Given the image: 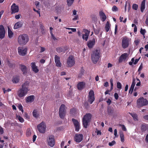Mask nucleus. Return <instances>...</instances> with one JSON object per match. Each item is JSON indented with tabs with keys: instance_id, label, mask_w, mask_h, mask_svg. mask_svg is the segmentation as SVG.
Returning <instances> with one entry per match:
<instances>
[{
	"instance_id": "1",
	"label": "nucleus",
	"mask_w": 148,
	"mask_h": 148,
	"mask_svg": "<svg viewBox=\"0 0 148 148\" xmlns=\"http://www.w3.org/2000/svg\"><path fill=\"white\" fill-rule=\"evenodd\" d=\"M29 82H26L22 85L21 88L18 91L17 95L20 98H22L25 96L29 91L30 89L29 86Z\"/></svg>"
},
{
	"instance_id": "2",
	"label": "nucleus",
	"mask_w": 148,
	"mask_h": 148,
	"mask_svg": "<svg viewBox=\"0 0 148 148\" xmlns=\"http://www.w3.org/2000/svg\"><path fill=\"white\" fill-rule=\"evenodd\" d=\"M18 42L20 45H25L29 41V38L26 34L20 35L18 38Z\"/></svg>"
},
{
	"instance_id": "3",
	"label": "nucleus",
	"mask_w": 148,
	"mask_h": 148,
	"mask_svg": "<svg viewBox=\"0 0 148 148\" xmlns=\"http://www.w3.org/2000/svg\"><path fill=\"white\" fill-rule=\"evenodd\" d=\"M100 57L99 51L97 50L94 51L91 55V60L94 64H96Z\"/></svg>"
},
{
	"instance_id": "4",
	"label": "nucleus",
	"mask_w": 148,
	"mask_h": 148,
	"mask_svg": "<svg viewBox=\"0 0 148 148\" xmlns=\"http://www.w3.org/2000/svg\"><path fill=\"white\" fill-rule=\"evenodd\" d=\"M91 116L90 114H87L84 116L83 119V124L85 128L87 127L88 123L90 121Z\"/></svg>"
},
{
	"instance_id": "5",
	"label": "nucleus",
	"mask_w": 148,
	"mask_h": 148,
	"mask_svg": "<svg viewBox=\"0 0 148 148\" xmlns=\"http://www.w3.org/2000/svg\"><path fill=\"white\" fill-rule=\"evenodd\" d=\"M148 103V101L143 97L138 99L137 101V106L139 108L143 106L147 105Z\"/></svg>"
},
{
	"instance_id": "6",
	"label": "nucleus",
	"mask_w": 148,
	"mask_h": 148,
	"mask_svg": "<svg viewBox=\"0 0 148 148\" xmlns=\"http://www.w3.org/2000/svg\"><path fill=\"white\" fill-rule=\"evenodd\" d=\"M46 127L45 123L43 122L39 124L37 126V129L39 132L42 133L45 132Z\"/></svg>"
},
{
	"instance_id": "7",
	"label": "nucleus",
	"mask_w": 148,
	"mask_h": 148,
	"mask_svg": "<svg viewBox=\"0 0 148 148\" xmlns=\"http://www.w3.org/2000/svg\"><path fill=\"white\" fill-rule=\"evenodd\" d=\"M65 106L64 105L62 104L59 109V116L61 118L63 119L65 115Z\"/></svg>"
},
{
	"instance_id": "8",
	"label": "nucleus",
	"mask_w": 148,
	"mask_h": 148,
	"mask_svg": "<svg viewBox=\"0 0 148 148\" xmlns=\"http://www.w3.org/2000/svg\"><path fill=\"white\" fill-rule=\"evenodd\" d=\"M130 39L126 37H124L122 40V46L123 48H127L129 44V42Z\"/></svg>"
},
{
	"instance_id": "9",
	"label": "nucleus",
	"mask_w": 148,
	"mask_h": 148,
	"mask_svg": "<svg viewBox=\"0 0 148 148\" xmlns=\"http://www.w3.org/2000/svg\"><path fill=\"white\" fill-rule=\"evenodd\" d=\"M47 144L51 147H53L55 145V142L54 137L53 136H49L47 140Z\"/></svg>"
},
{
	"instance_id": "10",
	"label": "nucleus",
	"mask_w": 148,
	"mask_h": 148,
	"mask_svg": "<svg viewBox=\"0 0 148 148\" xmlns=\"http://www.w3.org/2000/svg\"><path fill=\"white\" fill-rule=\"evenodd\" d=\"M18 54L21 56H24L27 53V49L26 48L19 47L18 48Z\"/></svg>"
},
{
	"instance_id": "11",
	"label": "nucleus",
	"mask_w": 148,
	"mask_h": 148,
	"mask_svg": "<svg viewBox=\"0 0 148 148\" xmlns=\"http://www.w3.org/2000/svg\"><path fill=\"white\" fill-rule=\"evenodd\" d=\"M128 55L127 53H124L120 57L119 60V62L121 63L123 62H126L128 59Z\"/></svg>"
},
{
	"instance_id": "12",
	"label": "nucleus",
	"mask_w": 148,
	"mask_h": 148,
	"mask_svg": "<svg viewBox=\"0 0 148 148\" xmlns=\"http://www.w3.org/2000/svg\"><path fill=\"white\" fill-rule=\"evenodd\" d=\"M67 63L68 66L71 67L75 64V61L74 58L72 56H70L69 57L67 60Z\"/></svg>"
},
{
	"instance_id": "13",
	"label": "nucleus",
	"mask_w": 148,
	"mask_h": 148,
	"mask_svg": "<svg viewBox=\"0 0 148 148\" xmlns=\"http://www.w3.org/2000/svg\"><path fill=\"white\" fill-rule=\"evenodd\" d=\"M95 100L94 94L93 90H90L89 93L88 101L92 104Z\"/></svg>"
},
{
	"instance_id": "14",
	"label": "nucleus",
	"mask_w": 148,
	"mask_h": 148,
	"mask_svg": "<svg viewBox=\"0 0 148 148\" xmlns=\"http://www.w3.org/2000/svg\"><path fill=\"white\" fill-rule=\"evenodd\" d=\"M83 32V34L82 38L84 40L87 41L90 32L87 29H84Z\"/></svg>"
},
{
	"instance_id": "15",
	"label": "nucleus",
	"mask_w": 148,
	"mask_h": 148,
	"mask_svg": "<svg viewBox=\"0 0 148 148\" xmlns=\"http://www.w3.org/2000/svg\"><path fill=\"white\" fill-rule=\"evenodd\" d=\"M83 136L81 134H76L74 137L75 140L77 143L81 142Z\"/></svg>"
},
{
	"instance_id": "16",
	"label": "nucleus",
	"mask_w": 148,
	"mask_h": 148,
	"mask_svg": "<svg viewBox=\"0 0 148 148\" xmlns=\"http://www.w3.org/2000/svg\"><path fill=\"white\" fill-rule=\"evenodd\" d=\"M5 31L3 26L2 25H0V38L3 39L5 37Z\"/></svg>"
},
{
	"instance_id": "17",
	"label": "nucleus",
	"mask_w": 148,
	"mask_h": 148,
	"mask_svg": "<svg viewBox=\"0 0 148 148\" xmlns=\"http://www.w3.org/2000/svg\"><path fill=\"white\" fill-rule=\"evenodd\" d=\"M72 121L75 127V131L77 132L79 131L80 127L79 123L77 120L74 119H73Z\"/></svg>"
},
{
	"instance_id": "18",
	"label": "nucleus",
	"mask_w": 148,
	"mask_h": 148,
	"mask_svg": "<svg viewBox=\"0 0 148 148\" xmlns=\"http://www.w3.org/2000/svg\"><path fill=\"white\" fill-rule=\"evenodd\" d=\"M12 13H14L18 12L19 11V8L17 5L14 3L11 6Z\"/></svg>"
},
{
	"instance_id": "19",
	"label": "nucleus",
	"mask_w": 148,
	"mask_h": 148,
	"mask_svg": "<svg viewBox=\"0 0 148 148\" xmlns=\"http://www.w3.org/2000/svg\"><path fill=\"white\" fill-rule=\"evenodd\" d=\"M95 39L93 38L92 39L90 40L87 42V46L90 48H92L95 45Z\"/></svg>"
},
{
	"instance_id": "20",
	"label": "nucleus",
	"mask_w": 148,
	"mask_h": 148,
	"mask_svg": "<svg viewBox=\"0 0 148 148\" xmlns=\"http://www.w3.org/2000/svg\"><path fill=\"white\" fill-rule=\"evenodd\" d=\"M34 99L35 96L34 95H30L26 98V102L27 103H32L34 101Z\"/></svg>"
},
{
	"instance_id": "21",
	"label": "nucleus",
	"mask_w": 148,
	"mask_h": 148,
	"mask_svg": "<svg viewBox=\"0 0 148 148\" xmlns=\"http://www.w3.org/2000/svg\"><path fill=\"white\" fill-rule=\"evenodd\" d=\"M31 64V66L33 71L36 73H38L39 71V69L36 65L35 63L32 62Z\"/></svg>"
},
{
	"instance_id": "22",
	"label": "nucleus",
	"mask_w": 148,
	"mask_h": 148,
	"mask_svg": "<svg viewBox=\"0 0 148 148\" xmlns=\"http://www.w3.org/2000/svg\"><path fill=\"white\" fill-rule=\"evenodd\" d=\"M99 16L101 20L103 22L106 19V16L105 14L102 11H100L99 12Z\"/></svg>"
},
{
	"instance_id": "23",
	"label": "nucleus",
	"mask_w": 148,
	"mask_h": 148,
	"mask_svg": "<svg viewBox=\"0 0 148 148\" xmlns=\"http://www.w3.org/2000/svg\"><path fill=\"white\" fill-rule=\"evenodd\" d=\"M85 86V83L83 82H79L77 85V88L78 90H81L84 88Z\"/></svg>"
},
{
	"instance_id": "24",
	"label": "nucleus",
	"mask_w": 148,
	"mask_h": 148,
	"mask_svg": "<svg viewBox=\"0 0 148 148\" xmlns=\"http://www.w3.org/2000/svg\"><path fill=\"white\" fill-rule=\"evenodd\" d=\"M23 25V23L21 21H18L14 25V28L16 29L21 27Z\"/></svg>"
},
{
	"instance_id": "25",
	"label": "nucleus",
	"mask_w": 148,
	"mask_h": 148,
	"mask_svg": "<svg viewBox=\"0 0 148 148\" xmlns=\"http://www.w3.org/2000/svg\"><path fill=\"white\" fill-rule=\"evenodd\" d=\"M32 114L33 116L35 118L39 117L40 115L38 112V110L37 109L34 110Z\"/></svg>"
},
{
	"instance_id": "26",
	"label": "nucleus",
	"mask_w": 148,
	"mask_h": 148,
	"mask_svg": "<svg viewBox=\"0 0 148 148\" xmlns=\"http://www.w3.org/2000/svg\"><path fill=\"white\" fill-rule=\"evenodd\" d=\"M20 68L24 74L26 73L27 68L26 66L21 65H20Z\"/></svg>"
},
{
	"instance_id": "27",
	"label": "nucleus",
	"mask_w": 148,
	"mask_h": 148,
	"mask_svg": "<svg viewBox=\"0 0 148 148\" xmlns=\"http://www.w3.org/2000/svg\"><path fill=\"white\" fill-rule=\"evenodd\" d=\"M19 76L16 75L13 77L12 82L14 83H16L19 82Z\"/></svg>"
},
{
	"instance_id": "28",
	"label": "nucleus",
	"mask_w": 148,
	"mask_h": 148,
	"mask_svg": "<svg viewBox=\"0 0 148 148\" xmlns=\"http://www.w3.org/2000/svg\"><path fill=\"white\" fill-rule=\"evenodd\" d=\"M145 0H143L141 3L140 7L141 11L142 12L143 11L145 8Z\"/></svg>"
},
{
	"instance_id": "29",
	"label": "nucleus",
	"mask_w": 148,
	"mask_h": 148,
	"mask_svg": "<svg viewBox=\"0 0 148 148\" xmlns=\"http://www.w3.org/2000/svg\"><path fill=\"white\" fill-rule=\"evenodd\" d=\"M120 135L121 141L122 142H123L124 141V136L123 132L121 131H120L119 132Z\"/></svg>"
},
{
	"instance_id": "30",
	"label": "nucleus",
	"mask_w": 148,
	"mask_h": 148,
	"mask_svg": "<svg viewBox=\"0 0 148 148\" xmlns=\"http://www.w3.org/2000/svg\"><path fill=\"white\" fill-rule=\"evenodd\" d=\"M8 36L10 38H11L13 35V33L8 27Z\"/></svg>"
},
{
	"instance_id": "31",
	"label": "nucleus",
	"mask_w": 148,
	"mask_h": 148,
	"mask_svg": "<svg viewBox=\"0 0 148 148\" xmlns=\"http://www.w3.org/2000/svg\"><path fill=\"white\" fill-rule=\"evenodd\" d=\"M110 27V24L109 22L108 21L107 22L106 25L105 26V30L106 32H108L109 30Z\"/></svg>"
},
{
	"instance_id": "32",
	"label": "nucleus",
	"mask_w": 148,
	"mask_h": 148,
	"mask_svg": "<svg viewBox=\"0 0 148 148\" xmlns=\"http://www.w3.org/2000/svg\"><path fill=\"white\" fill-rule=\"evenodd\" d=\"M133 117L135 121L138 120V117L137 114L135 113H129Z\"/></svg>"
},
{
	"instance_id": "33",
	"label": "nucleus",
	"mask_w": 148,
	"mask_h": 148,
	"mask_svg": "<svg viewBox=\"0 0 148 148\" xmlns=\"http://www.w3.org/2000/svg\"><path fill=\"white\" fill-rule=\"evenodd\" d=\"M56 50L58 52L60 53L61 52H64L66 50L64 49V48L63 49L61 47H58L57 48Z\"/></svg>"
},
{
	"instance_id": "34",
	"label": "nucleus",
	"mask_w": 148,
	"mask_h": 148,
	"mask_svg": "<svg viewBox=\"0 0 148 148\" xmlns=\"http://www.w3.org/2000/svg\"><path fill=\"white\" fill-rule=\"evenodd\" d=\"M16 118L17 119H18L20 122L23 123L24 121V120L22 117L17 115H16Z\"/></svg>"
},
{
	"instance_id": "35",
	"label": "nucleus",
	"mask_w": 148,
	"mask_h": 148,
	"mask_svg": "<svg viewBox=\"0 0 148 148\" xmlns=\"http://www.w3.org/2000/svg\"><path fill=\"white\" fill-rule=\"evenodd\" d=\"M76 110L75 108H73L70 110V114L72 115H75L76 114Z\"/></svg>"
},
{
	"instance_id": "36",
	"label": "nucleus",
	"mask_w": 148,
	"mask_h": 148,
	"mask_svg": "<svg viewBox=\"0 0 148 148\" xmlns=\"http://www.w3.org/2000/svg\"><path fill=\"white\" fill-rule=\"evenodd\" d=\"M74 0H67V5L69 6H71L73 3Z\"/></svg>"
},
{
	"instance_id": "37",
	"label": "nucleus",
	"mask_w": 148,
	"mask_h": 148,
	"mask_svg": "<svg viewBox=\"0 0 148 148\" xmlns=\"http://www.w3.org/2000/svg\"><path fill=\"white\" fill-rule=\"evenodd\" d=\"M32 132V130L30 129H28L26 131V134L27 136H30Z\"/></svg>"
},
{
	"instance_id": "38",
	"label": "nucleus",
	"mask_w": 148,
	"mask_h": 148,
	"mask_svg": "<svg viewBox=\"0 0 148 148\" xmlns=\"http://www.w3.org/2000/svg\"><path fill=\"white\" fill-rule=\"evenodd\" d=\"M84 72V70L83 69H82L81 70L79 73L78 75V77H81L83 75Z\"/></svg>"
},
{
	"instance_id": "39",
	"label": "nucleus",
	"mask_w": 148,
	"mask_h": 148,
	"mask_svg": "<svg viewBox=\"0 0 148 148\" xmlns=\"http://www.w3.org/2000/svg\"><path fill=\"white\" fill-rule=\"evenodd\" d=\"M112 10L113 12H116L118 11V9L115 5H114L112 8Z\"/></svg>"
},
{
	"instance_id": "40",
	"label": "nucleus",
	"mask_w": 148,
	"mask_h": 148,
	"mask_svg": "<svg viewBox=\"0 0 148 148\" xmlns=\"http://www.w3.org/2000/svg\"><path fill=\"white\" fill-rule=\"evenodd\" d=\"M55 63L60 61V58L57 55L55 56Z\"/></svg>"
},
{
	"instance_id": "41",
	"label": "nucleus",
	"mask_w": 148,
	"mask_h": 148,
	"mask_svg": "<svg viewBox=\"0 0 148 148\" xmlns=\"http://www.w3.org/2000/svg\"><path fill=\"white\" fill-rule=\"evenodd\" d=\"M135 79H133V81H132V85H131V87H130V88H131L132 89V88L134 89V87L135 86V84H136L135 82Z\"/></svg>"
},
{
	"instance_id": "42",
	"label": "nucleus",
	"mask_w": 148,
	"mask_h": 148,
	"mask_svg": "<svg viewBox=\"0 0 148 148\" xmlns=\"http://www.w3.org/2000/svg\"><path fill=\"white\" fill-rule=\"evenodd\" d=\"M138 8V5L136 4H134L132 6V8L135 10H137Z\"/></svg>"
},
{
	"instance_id": "43",
	"label": "nucleus",
	"mask_w": 148,
	"mask_h": 148,
	"mask_svg": "<svg viewBox=\"0 0 148 148\" xmlns=\"http://www.w3.org/2000/svg\"><path fill=\"white\" fill-rule=\"evenodd\" d=\"M18 107L20 110L22 112H23V107L21 104H19L18 105Z\"/></svg>"
},
{
	"instance_id": "44",
	"label": "nucleus",
	"mask_w": 148,
	"mask_h": 148,
	"mask_svg": "<svg viewBox=\"0 0 148 148\" xmlns=\"http://www.w3.org/2000/svg\"><path fill=\"white\" fill-rule=\"evenodd\" d=\"M140 41V40L138 39V38H136L134 40V43L136 45H137L139 43Z\"/></svg>"
},
{
	"instance_id": "45",
	"label": "nucleus",
	"mask_w": 148,
	"mask_h": 148,
	"mask_svg": "<svg viewBox=\"0 0 148 148\" xmlns=\"http://www.w3.org/2000/svg\"><path fill=\"white\" fill-rule=\"evenodd\" d=\"M117 87L119 89H121V84L119 82H118L117 83Z\"/></svg>"
},
{
	"instance_id": "46",
	"label": "nucleus",
	"mask_w": 148,
	"mask_h": 148,
	"mask_svg": "<svg viewBox=\"0 0 148 148\" xmlns=\"http://www.w3.org/2000/svg\"><path fill=\"white\" fill-rule=\"evenodd\" d=\"M115 142L114 140H113L111 142L109 143V145L110 146H112L115 144Z\"/></svg>"
},
{
	"instance_id": "47",
	"label": "nucleus",
	"mask_w": 148,
	"mask_h": 148,
	"mask_svg": "<svg viewBox=\"0 0 148 148\" xmlns=\"http://www.w3.org/2000/svg\"><path fill=\"white\" fill-rule=\"evenodd\" d=\"M56 66L58 67H61V64L60 61L56 62Z\"/></svg>"
},
{
	"instance_id": "48",
	"label": "nucleus",
	"mask_w": 148,
	"mask_h": 148,
	"mask_svg": "<svg viewBox=\"0 0 148 148\" xmlns=\"http://www.w3.org/2000/svg\"><path fill=\"white\" fill-rule=\"evenodd\" d=\"M127 5H128L129 6L128 9H129V10L130 9V3L129 2H128V1H127L126 2V3H125V8H126L127 6Z\"/></svg>"
},
{
	"instance_id": "49",
	"label": "nucleus",
	"mask_w": 148,
	"mask_h": 148,
	"mask_svg": "<svg viewBox=\"0 0 148 148\" xmlns=\"http://www.w3.org/2000/svg\"><path fill=\"white\" fill-rule=\"evenodd\" d=\"M143 68V64L141 63L138 70V71H140Z\"/></svg>"
},
{
	"instance_id": "50",
	"label": "nucleus",
	"mask_w": 148,
	"mask_h": 148,
	"mask_svg": "<svg viewBox=\"0 0 148 148\" xmlns=\"http://www.w3.org/2000/svg\"><path fill=\"white\" fill-rule=\"evenodd\" d=\"M140 32L141 34L144 35L145 34V33L146 32V31L145 29H143L141 28Z\"/></svg>"
},
{
	"instance_id": "51",
	"label": "nucleus",
	"mask_w": 148,
	"mask_h": 148,
	"mask_svg": "<svg viewBox=\"0 0 148 148\" xmlns=\"http://www.w3.org/2000/svg\"><path fill=\"white\" fill-rule=\"evenodd\" d=\"M3 90L4 93H6L7 92H9L11 90L10 89H8L7 90H5L4 88H3Z\"/></svg>"
},
{
	"instance_id": "52",
	"label": "nucleus",
	"mask_w": 148,
	"mask_h": 148,
	"mask_svg": "<svg viewBox=\"0 0 148 148\" xmlns=\"http://www.w3.org/2000/svg\"><path fill=\"white\" fill-rule=\"evenodd\" d=\"M114 97L116 100L118 99L119 97V95L118 93H115L114 94Z\"/></svg>"
},
{
	"instance_id": "53",
	"label": "nucleus",
	"mask_w": 148,
	"mask_h": 148,
	"mask_svg": "<svg viewBox=\"0 0 148 148\" xmlns=\"http://www.w3.org/2000/svg\"><path fill=\"white\" fill-rule=\"evenodd\" d=\"M114 135L115 137H117L118 135L117 134V130L116 129H115L114 130Z\"/></svg>"
},
{
	"instance_id": "54",
	"label": "nucleus",
	"mask_w": 148,
	"mask_h": 148,
	"mask_svg": "<svg viewBox=\"0 0 148 148\" xmlns=\"http://www.w3.org/2000/svg\"><path fill=\"white\" fill-rule=\"evenodd\" d=\"M120 125L122 127V130L125 131H126L127 130V129L125 127V126L123 125Z\"/></svg>"
},
{
	"instance_id": "55",
	"label": "nucleus",
	"mask_w": 148,
	"mask_h": 148,
	"mask_svg": "<svg viewBox=\"0 0 148 148\" xmlns=\"http://www.w3.org/2000/svg\"><path fill=\"white\" fill-rule=\"evenodd\" d=\"M78 16L77 15H76L74 16V18H73L72 20L73 21H75V20H77L78 19Z\"/></svg>"
},
{
	"instance_id": "56",
	"label": "nucleus",
	"mask_w": 148,
	"mask_h": 148,
	"mask_svg": "<svg viewBox=\"0 0 148 148\" xmlns=\"http://www.w3.org/2000/svg\"><path fill=\"white\" fill-rule=\"evenodd\" d=\"M77 11L75 10H73V15H76Z\"/></svg>"
},
{
	"instance_id": "57",
	"label": "nucleus",
	"mask_w": 148,
	"mask_h": 148,
	"mask_svg": "<svg viewBox=\"0 0 148 148\" xmlns=\"http://www.w3.org/2000/svg\"><path fill=\"white\" fill-rule=\"evenodd\" d=\"M40 52H43L45 50V48L41 47H40Z\"/></svg>"
},
{
	"instance_id": "58",
	"label": "nucleus",
	"mask_w": 148,
	"mask_h": 148,
	"mask_svg": "<svg viewBox=\"0 0 148 148\" xmlns=\"http://www.w3.org/2000/svg\"><path fill=\"white\" fill-rule=\"evenodd\" d=\"M0 133L1 134H2L3 133V130L2 128L0 127Z\"/></svg>"
},
{
	"instance_id": "59",
	"label": "nucleus",
	"mask_w": 148,
	"mask_h": 148,
	"mask_svg": "<svg viewBox=\"0 0 148 148\" xmlns=\"http://www.w3.org/2000/svg\"><path fill=\"white\" fill-rule=\"evenodd\" d=\"M53 29V28L52 27H50L49 28L50 32V33L51 35H53V33H52Z\"/></svg>"
},
{
	"instance_id": "60",
	"label": "nucleus",
	"mask_w": 148,
	"mask_h": 148,
	"mask_svg": "<svg viewBox=\"0 0 148 148\" xmlns=\"http://www.w3.org/2000/svg\"><path fill=\"white\" fill-rule=\"evenodd\" d=\"M20 15L19 14L15 16V18L16 19H19L20 18Z\"/></svg>"
},
{
	"instance_id": "61",
	"label": "nucleus",
	"mask_w": 148,
	"mask_h": 148,
	"mask_svg": "<svg viewBox=\"0 0 148 148\" xmlns=\"http://www.w3.org/2000/svg\"><path fill=\"white\" fill-rule=\"evenodd\" d=\"M106 102L108 105H110V104L111 101L110 99H108V100L106 101Z\"/></svg>"
},
{
	"instance_id": "62",
	"label": "nucleus",
	"mask_w": 148,
	"mask_h": 148,
	"mask_svg": "<svg viewBox=\"0 0 148 148\" xmlns=\"http://www.w3.org/2000/svg\"><path fill=\"white\" fill-rule=\"evenodd\" d=\"M36 136L34 135L33 137V142H34L36 140Z\"/></svg>"
},
{
	"instance_id": "63",
	"label": "nucleus",
	"mask_w": 148,
	"mask_h": 148,
	"mask_svg": "<svg viewBox=\"0 0 148 148\" xmlns=\"http://www.w3.org/2000/svg\"><path fill=\"white\" fill-rule=\"evenodd\" d=\"M104 86L106 87H107L108 86V82H105L104 84Z\"/></svg>"
},
{
	"instance_id": "64",
	"label": "nucleus",
	"mask_w": 148,
	"mask_h": 148,
	"mask_svg": "<svg viewBox=\"0 0 148 148\" xmlns=\"http://www.w3.org/2000/svg\"><path fill=\"white\" fill-rule=\"evenodd\" d=\"M145 23L147 25H148V15L146 20Z\"/></svg>"
}]
</instances>
